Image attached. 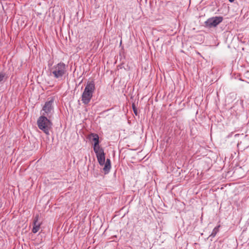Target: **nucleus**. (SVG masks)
Instances as JSON below:
<instances>
[{"label":"nucleus","mask_w":249,"mask_h":249,"mask_svg":"<svg viewBox=\"0 0 249 249\" xmlns=\"http://www.w3.org/2000/svg\"><path fill=\"white\" fill-rule=\"evenodd\" d=\"M50 74L58 80H61L67 73L68 66L64 63L60 62L54 65L50 69Z\"/></svg>","instance_id":"f257e3e1"},{"label":"nucleus","mask_w":249,"mask_h":249,"mask_svg":"<svg viewBox=\"0 0 249 249\" xmlns=\"http://www.w3.org/2000/svg\"><path fill=\"white\" fill-rule=\"evenodd\" d=\"M95 89L94 82L93 81H88L82 95L81 100L83 104L87 105L89 103Z\"/></svg>","instance_id":"f03ea898"},{"label":"nucleus","mask_w":249,"mask_h":249,"mask_svg":"<svg viewBox=\"0 0 249 249\" xmlns=\"http://www.w3.org/2000/svg\"><path fill=\"white\" fill-rule=\"evenodd\" d=\"M50 119L47 116L41 115L37 121L38 128L48 135L50 134L49 131L53 124Z\"/></svg>","instance_id":"7ed1b4c3"},{"label":"nucleus","mask_w":249,"mask_h":249,"mask_svg":"<svg viewBox=\"0 0 249 249\" xmlns=\"http://www.w3.org/2000/svg\"><path fill=\"white\" fill-rule=\"evenodd\" d=\"M98 161L100 165H104L103 171L105 174H107L110 171L111 168V161L110 159H107L105 162V156L104 152H102L96 156Z\"/></svg>","instance_id":"20e7f679"},{"label":"nucleus","mask_w":249,"mask_h":249,"mask_svg":"<svg viewBox=\"0 0 249 249\" xmlns=\"http://www.w3.org/2000/svg\"><path fill=\"white\" fill-rule=\"evenodd\" d=\"M53 100L51 99L45 103L41 111V115L47 116L49 118H51L53 113Z\"/></svg>","instance_id":"39448f33"},{"label":"nucleus","mask_w":249,"mask_h":249,"mask_svg":"<svg viewBox=\"0 0 249 249\" xmlns=\"http://www.w3.org/2000/svg\"><path fill=\"white\" fill-rule=\"evenodd\" d=\"M223 20L222 17H215L209 18L205 22V26L208 28L216 27Z\"/></svg>","instance_id":"423d86ee"},{"label":"nucleus","mask_w":249,"mask_h":249,"mask_svg":"<svg viewBox=\"0 0 249 249\" xmlns=\"http://www.w3.org/2000/svg\"><path fill=\"white\" fill-rule=\"evenodd\" d=\"M89 138H92V141L94 142V145H98L99 144V136L97 134L95 133H91L89 135Z\"/></svg>","instance_id":"0eeeda50"},{"label":"nucleus","mask_w":249,"mask_h":249,"mask_svg":"<svg viewBox=\"0 0 249 249\" xmlns=\"http://www.w3.org/2000/svg\"><path fill=\"white\" fill-rule=\"evenodd\" d=\"M94 151L96 154V155H98L99 154L102 153V152H104L103 149L100 147L99 144L98 145H94L93 147Z\"/></svg>","instance_id":"6e6552de"},{"label":"nucleus","mask_w":249,"mask_h":249,"mask_svg":"<svg viewBox=\"0 0 249 249\" xmlns=\"http://www.w3.org/2000/svg\"><path fill=\"white\" fill-rule=\"evenodd\" d=\"M220 227V226H218L215 227L213 230L212 231V232L210 235L209 237L210 238H213L215 236L216 234L217 233V232L219 231V228Z\"/></svg>","instance_id":"1a4fd4ad"},{"label":"nucleus","mask_w":249,"mask_h":249,"mask_svg":"<svg viewBox=\"0 0 249 249\" xmlns=\"http://www.w3.org/2000/svg\"><path fill=\"white\" fill-rule=\"evenodd\" d=\"M38 215H36L34 219V222H33L34 226H37V225H39V226H40V223H39L38 222Z\"/></svg>","instance_id":"9d476101"},{"label":"nucleus","mask_w":249,"mask_h":249,"mask_svg":"<svg viewBox=\"0 0 249 249\" xmlns=\"http://www.w3.org/2000/svg\"><path fill=\"white\" fill-rule=\"evenodd\" d=\"M40 229V226L37 225V226H34L32 229V232L34 233H36Z\"/></svg>","instance_id":"9b49d317"},{"label":"nucleus","mask_w":249,"mask_h":249,"mask_svg":"<svg viewBox=\"0 0 249 249\" xmlns=\"http://www.w3.org/2000/svg\"><path fill=\"white\" fill-rule=\"evenodd\" d=\"M5 76V74L3 72H0V82L4 80Z\"/></svg>","instance_id":"f8f14e48"},{"label":"nucleus","mask_w":249,"mask_h":249,"mask_svg":"<svg viewBox=\"0 0 249 249\" xmlns=\"http://www.w3.org/2000/svg\"><path fill=\"white\" fill-rule=\"evenodd\" d=\"M132 108H133V111L134 112V114L136 115H138L137 109V108L134 104H132Z\"/></svg>","instance_id":"ddd939ff"},{"label":"nucleus","mask_w":249,"mask_h":249,"mask_svg":"<svg viewBox=\"0 0 249 249\" xmlns=\"http://www.w3.org/2000/svg\"><path fill=\"white\" fill-rule=\"evenodd\" d=\"M244 76L247 79H249V71L245 72L244 74Z\"/></svg>","instance_id":"4468645a"},{"label":"nucleus","mask_w":249,"mask_h":249,"mask_svg":"<svg viewBox=\"0 0 249 249\" xmlns=\"http://www.w3.org/2000/svg\"><path fill=\"white\" fill-rule=\"evenodd\" d=\"M230 2H233L234 0H229Z\"/></svg>","instance_id":"2eb2a0df"}]
</instances>
